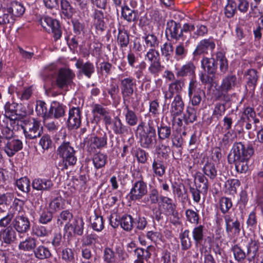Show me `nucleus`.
<instances>
[{"label":"nucleus","mask_w":263,"mask_h":263,"mask_svg":"<svg viewBox=\"0 0 263 263\" xmlns=\"http://www.w3.org/2000/svg\"><path fill=\"white\" fill-rule=\"evenodd\" d=\"M253 154L254 149L251 144L235 142L228 156L229 163L235 164L237 172L245 173L249 169V161Z\"/></svg>","instance_id":"nucleus-1"},{"label":"nucleus","mask_w":263,"mask_h":263,"mask_svg":"<svg viewBox=\"0 0 263 263\" xmlns=\"http://www.w3.org/2000/svg\"><path fill=\"white\" fill-rule=\"evenodd\" d=\"M195 29V26L191 23H185L181 26L180 23L173 20L167 22L165 34L168 41H182L186 45L190 43L192 32Z\"/></svg>","instance_id":"nucleus-2"},{"label":"nucleus","mask_w":263,"mask_h":263,"mask_svg":"<svg viewBox=\"0 0 263 263\" xmlns=\"http://www.w3.org/2000/svg\"><path fill=\"white\" fill-rule=\"evenodd\" d=\"M155 122L156 120H149L147 125L141 122L137 127L138 130L142 129L140 133V141L141 145L144 148H150L156 142Z\"/></svg>","instance_id":"nucleus-3"},{"label":"nucleus","mask_w":263,"mask_h":263,"mask_svg":"<svg viewBox=\"0 0 263 263\" xmlns=\"http://www.w3.org/2000/svg\"><path fill=\"white\" fill-rule=\"evenodd\" d=\"M259 243L258 241L251 239L248 243L247 248V251L246 253L238 245H234L231 249L233 253L234 258L238 262H241L246 257L249 261L254 259L258 251Z\"/></svg>","instance_id":"nucleus-4"},{"label":"nucleus","mask_w":263,"mask_h":263,"mask_svg":"<svg viewBox=\"0 0 263 263\" xmlns=\"http://www.w3.org/2000/svg\"><path fill=\"white\" fill-rule=\"evenodd\" d=\"M23 123L21 126L26 138L31 140L41 137L43 130L40 121L34 118L26 119L23 120Z\"/></svg>","instance_id":"nucleus-5"},{"label":"nucleus","mask_w":263,"mask_h":263,"mask_svg":"<svg viewBox=\"0 0 263 263\" xmlns=\"http://www.w3.org/2000/svg\"><path fill=\"white\" fill-rule=\"evenodd\" d=\"M58 152L63 158L62 170L67 169L68 166L73 165L76 163L77 158L74 155L75 152L69 142H63L58 148Z\"/></svg>","instance_id":"nucleus-6"},{"label":"nucleus","mask_w":263,"mask_h":263,"mask_svg":"<svg viewBox=\"0 0 263 263\" xmlns=\"http://www.w3.org/2000/svg\"><path fill=\"white\" fill-rule=\"evenodd\" d=\"M40 22L47 32L51 33L55 41L59 40L62 36V30L59 22L51 17L45 16L41 18Z\"/></svg>","instance_id":"nucleus-7"},{"label":"nucleus","mask_w":263,"mask_h":263,"mask_svg":"<svg viewBox=\"0 0 263 263\" xmlns=\"http://www.w3.org/2000/svg\"><path fill=\"white\" fill-rule=\"evenodd\" d=\"M105 125L107 129L108 126H110V129L116 135L125 136L132 132L130 127L125 125L117 116L114 119H112L111 117L109 123H106Z\"/></svg>","instance_id":"nucleus-8"},{"label":"nucleus","mask_w":263,"mask_h":263,"mask_svg":"<svg viewBox=\"0 0 263 263\" xmlns=\"http://www.w3.org/2000/svg\"><path fill=\"white\" fill-rule=\"evenodd\" d=\"M75 74L69 69L61 68L56 78L55 84L59 88L63 89L72 83Z\"/></svg>","instance_id":"nucleus-9"},{"label":"nucleus","mask_w":263,"mask_h":263,"mask_svg":"<svg viewBox=\"0 0 263 263\" xmlns=\"http://www.w3.org/2000/svg\"><path fill=\"white\" fill-rule=\"evenodd\" d=\"M136 85V82L132 78H126L121 80L120 89L124 103L129 102Z\"/></svg>","instance_id":"nucleus-10"},{"label":"nucleus","mask_w":263,"mask_h":263,"mask_svg":"<svg viewBox=\"0 0 263 263\" xmlns=\"http://www.w3.org/2000/svg\"><path fill=\"white\" fill-rule=\"evenodd\" d=\"M147 187L146 183L141 179L136 181L129 193V198L132 200L141 199L147 194Z\"/></svg>","instance_id":"nucleus-11"},{"label":"nucleus","mask_w":263,"mask_h":263,"mask_svg":"<svg viewBox=\"0 0 263 263\" xmlns=\"http://www.w3.org/2000/svg\"><path fill=\"white\" fill-rule=\"evenodd\" d=\"M11 224L19 234L27 233L30 228V222L28 218L23 214L16 216L13 219Z\"/></svg>","instance_id":"nucleus-12"},{"label":"nucleus","mask_w":263,"mask_h":263,"mask_svg":"<svg viewBox=\"0 0 263 263\" xmlns=\"http://www.w3.org/2000/svg\"><path fill=\"white\" fill-rule=\"evenodd\" d=\"M107 138L105 134L103 137L91 136L87 143V151L94 153L97 149H101L107 145Z\"/></svg>","instance_id":"nucleus-13"},{"label":"nucleus","mask_w":263,"mask_h":263,"mask_svg":"<svg viewBox=\"0 0 263 263\" xmlns=\"http://www.w3.org/2000/svg\"><path fill=\"white\" fill-rule=\"evenodd\" d=\"M196 81L192 79L189 85L188 95L192 104L193 106H198L202 100V95L204 92L200 89H197Z\"/></svg>","instance_id":"nucleus-14"},{"label":"nucleus","mask_w":263,"mask_h":263,"mask_svg":"<svg viewBox=\"0 0 263 263\" xmlns=\"http://www.w3.org/2000/svg\"><path fill=\"white\" fill-rule=\"evenodd\" d=\"M185 85L183 79H176L168 85V90L164 91V98L165 100L171 99L175 93L180 95Z\"/></svg>","instance_id":"nucleus-15"},{"label":"nucleus","mask_w":263,"mask_h":263,"mask_svg":"<svg viewBox=\"0 0 263 263\" xmlns=\"http://www.w3.org/2000/svg\"><path fill=\"white\" fill-rule=\"evenodd\" d=\"M67 120V126L69 129H78L81 123V111L79 107L70 109Z\"/></svg>","instance_id":"nucleus-16"},{"label":"nucleus","mask_w":263,"mask_h":263,"mask_svg":"<svg viewBox=\"0 0 263 263\" xmlns=\"http://www.w3.org/2000/svg\"><path fill=\"white\" fill-rule=\"evenodd\" d=\"M84 224L82 218H76L72 222L65 224L64 230L70 236L73 234L81 236L83 233Z\"/></svg>","instance_id":"nucleus-17"},{"label":"nucleus","mask_w":263,"mask_h":263,"mask_svg":"<svg viewBox=\"0 0 263 263\" xmlns=\"http://www.w3.org/2000/svg\"><path fill=\"white\" fill-rule=\"evenodd\" d=\"M4 151L8 156L12 157L23 148V143L18 139L10 138L6 141Z\"/></svg>","instance_id":"nucleus-18"},{"label":"nucleus","mask_w":263,"mask_h":263,"mask_svg":"<svg viewBox=\"0 0 263 263\" xmlns=\"http://www.w3.org/2000/svg\"><path fill=\"white\" fill-rule=\"evenodd\" d=\"M237 82V78L235 74H228L223 78L219 89L221 92H228L235 88Z\"/></svg>","instance_id":"nucleus-19"},{"label":"nucleus","mask_w":263,"mask_h":263,"mask_svg":"<svg viewBox=\"0 0 263 263\" xmlns=\"http://www.w3.org/2000/svg\"><path fill=\"white\" fill-rule=\"evenodd\" d=\"M184 108V104L181 95H176L171 104L170 113L175 120V118L181 115Z\"/></svg>","instance_id":"nucleus-20"},{"label":"nucleus","mask_w":263,"mask_h":263,"mask_svg":"<svg viewBox=\"0 0 263 263\" xmlns=\"http://www.w3.org/2000/svg\"><path fill=\"white\" fill-rule=\"evenodd\" d=\"M215 47V44L212 40L210 39L202 40L197 45L193 54L195 57L201 54L207 53L210 51H212Z\"/></svg>","instance_id":"nucleus-21"},{"label":"nucleus","mask_w":263,"mask_h":263,"mask_svg":"<svg viewBox=\"0 0 263 263\" xmlns=\"http://www.w3.org/2000/svg\"><path fill=\"white\" fill-rule=\"evenodd\" d=\"M152 168L154 175L156 176L162 177L165 174L166 166L159 155L154 158Z\"/></svg>","instance_id":"nucleus-22"},{"label":"nucleus","mask_w":263,"mask_h":263,"mask_svg":"<svg viewBox=\"0 0 263 263\" xmlns=\"http://www.w3.org/2000/svg\"><path fill=\"white\" fill-rule=\"evenodd\" d=\"M76 66L79 69L80 74H84L88 78H90L95 72V66L90 62L84 63L82 60L79 59L77 61Z\"/></svg>","instance_id":"nucleus-23"},{"label":"nucleus","mask_w":263,"mask_h":263,"mask_svg":"<svg viewBox=\"0 0 263 263\" xmlns=\"http://www.w3.org/2000/svg\"><path fill=\"white\" fill-rule=\"evenodd\" d=\"M217 65L216 60L213 58L204 57L201 60L202 67L208 74L212 75V77H215L217 69Z\"/></svg>","instance_id":"nucleus-24"},{"label":"nucleus","mask_w":263,"mask_h":263,"mask_svg":"<svg viewBox=\"0 0 263 263\" xmlns=\"http://www.w3.org/2000/svg\"><path fill=\"white\" fill-rule=\"evenodd\" d=\"M53 185V184L51 180L46 179H34L32 183V186L33 189L37 191H50Z\"/></svg>","instance_id":"nucleus-25"},{"label":"nucleus","mask_w":263,"mask_h":263,"mask_svg":"<svg viewBox=\"0 0 263 263\" xmlns=\"http://www.w3.org/2000/svg\"><path fill=\"white\" fill-rule=\"evenodd\" d=\"M3 241L6 244H11L16 239V233L12 227H8L1 231Z\"/></svg>","instance_id":"nucleus-26"},{"label":"nucleus","mask_w":263,"mask_h":263,"mask_svg":"<svg viewBox=\"0 0 263 263\" xmlns=\"http://www.w3.org/2000/svg\"><path fill=\"white\" fill-rule=\"evenodd\" d=\"M195 66L193 62H189L177 69L176 73L177 77H185L195 75Z\"/></svg>","instance_id":"nucleus-27"},{"label":"nucleus","mask_w":263,"mask_h":263,"mask_svg":"<svg viewBox=\"0 0 263 263\" xmlns=\"http://www.w3.org/2000/svg\"><path fill=\"white\" fill-rule=\"evenodd\" d=\"M159 198L161 202L163 204V205L164 206L165 204L166 205L165 209L168 214L178 219V212L176 210V205L173 203L172 199L163 196H161Z\"/></svg>","instance_id":"nucleus-28"},{"label":"nucleus","mask_w":263,"mask_h":263,"mask_svg":"<svg viewBox=\"0 0 263 263\" xmlns=\"http://www.w3.org/2000/svg\"><path fill=\"white\" fill-rule=\"evenodd\" d=\"M65 114V109L63 105L57 102H53L48 111L49 118L58 119L63 117Z\"/></svg>","instance_id":"nucleus-29"},{"label":"nucleus","mask_w":263,"mask_h":263,"mask_svg":"<svg viewBox=\"0 0 263 263\" xmlns=\"http://www.w3.org/2000/svg\"><path fill=\"white\" fill-rule=\"evenodd\" d=\"M94 25L97 30L103 31L105 30V22L104 21V14L103 11L95 9L93 13Z\"/></svg>","instance_id":"nucleus-30"},{"label":"nucleus","mask_w":263,"mask_h":263,"mask_svg":"<svg viewBox=\"0 0 263 263\" xmlns=\"http://www.w3.org/2000/svg\"><path fill=\"white\" fill-rule=\"evenodd\" d=\"M173 193L182 202L188 199L187 190L182 183H175L172 185Z\"/></svg>","instance_id":"nucleus-31"},{"label":"nucleus","mask_w":263,"mask_h":263,"mask_svg":"<svg viewBox=\"0 0 263 263\" xmlns=\"http://www.w3.org/2000/svg\"><path fill=\"white\" fill-rule=\"evenodd\" d=\"M149 248L150 247H148L146 249L141 248L135 249V253L137 259L134 263H144V260L147 261L151 256V253L148 250Z\"/></svg>","instance_id":"nucleus-32"},{"label":"nucleus","mask_w":263,"mask_h":263,"mask_svg":"<svg viewBox=\"0 0 263 263\" xmlns=\"http://www.w3.org/2000/svg\"><path fill=\"white\" fill-rule=\"evenodd\" d=\"M8 12L13 15V17H20L25 12V8L20 3L15 1L12 2L10 6L7 8Z\"/></svg>","instance_id":"nucleus-33"},{"label":"nucleus","mask_w":263,"mask_h":263,"mask_svg":"<svg viewBox=\"0 0 263 263\" xmlns=\"http://www.w3.org/2000/svg\"><path fill=\"white\" fill-rule=\"evenodd\" d=\"M33 253L34 256L41 260L49 258L52 256L49 248L43 245L36 247Z\"/></svg>","instance_id":"nucleus-34"},{"label":"nucleus","mask_w":263,"mask_h":263,"mask_svg":"<svg viewBox=\"0 0 263 263\" xmlns=\"http://www.w3.org/2000/svg\"><path fill=\"white\" fill-rule=\"evenodd\" d=\"M202 171L211 180H214L217 176V170L215 164L211 161L206 162L202 168Z\"/></svg>","instance_id":"nucleus-35"},{"label":"nucleus","mask_w":263,"mask_h":263,"mask_svg":"<svg viewBox=\"0 0 263 263\" xmlns=\"http://www.w3.org/2000/svg\"><path fill=\"white\" fill-rule=\"evenodd\" d=\"M216 62L219 65V74L222 75L228 71V62L227 58L221 52H218L216 55Z\"/></svg>","instance_id":"nucleus-36"},{"label":"nucleus","mask_w":263,"mask_h":263,"mask_svg":"<svg viewBox=\"0 0 263 263\" xmlns=\"http://www.w3.org/2000/svg\"><path fill=\"white\" fill-rule=\"evenodd\" d=\"M121 13L124 20L128 22H135L137 20V12L126 5L122 7Z\"/></svg>","instance_id":"nucleus-37"},{"label":"nucleus","mask_w":263,"mask_h":263,"mask_svg":"<svg viewBox=\"0 0 263 263\" xmlns=\"http://www.w3.org/2000/svg\"><path fill=\"white\" fill-rule=\"evenodd\" d=\"M107 161V156L101 152L95 154L92 158L94 166L97 169L103 167Z\"/></svg>","instance_id":"nucleus-38"},{"label":"nucleus","mask_w":263,"mask_h":263,"mask_svg":"<svg viewBox=\"0 0 263 263\" xmlns=\"http://www.w3.org/2000/svg\"><path fill=\"white\" fill-rule=\"evenodd\" d=\"M92 111L93 114L97 113L102 116L105 124L106 123H109L111 116L109 112L102 105L98 104L93 105Z\"/></svg>","instance_id":"nucleus-39"},{"label":"nucleus","mask_w":263,"mask_h":263,"mask_svg":"<svg viewBox=\"0 0 263 263\" xmlns=\"http://www.w3.org/2000/svg\"><path fill=\"white\" fill-rule=\"evenodd\" d=\"M124 109L126 112L125 115V121L129 126H133L136 125L138 121V118L136 113L130 109L128 105H125Z\"/></svg>","instance_id":"nucleus-40"},{"label":"nucleus","mask_w":263,"mask_h":263,"mask_svg":"<svg viewBox=\"0 0 263 263\" xmlns=\"http://www.w3.org/2000/svg\"><path fill=\"white\" fill-rule=\"evenodd\" d=\"M36 239L29 237L25 240L21 242L19 244L18 248L20 250L24 251H34L36 248Z\"/></svg>","instance_id":"nucleus-41"},{"label":"nucleus","mask_w":263,"mask_h":263,"mask_svg":"<svg viewBox=\"0 0 263 263\" xmlns=\"http://www.w3.org/2000/svg\"><path fill=\"white\" fill-rule=\"evenodd\" d=\"M61 7L62 14L67 18H70L74 13V9L67 0H61Z\"/></svg>","instance_id":"nucleus-42"},{"label":"nucleus","mask_w":263,"mask_h":263,"mask_svg":"<svg viewBox=\"0 0 263 263\" xmlns=\"http://www.w3.org/2000/svg\"><path fill=\"white\" fill-rule=\"evenodd\" d=\"M256 112L254 109L250 106H248L243 109L242 112L240 121L241 122H250L251 119L256 117Z\"/></svg>","instance_id":"nucleus-43"},{"label":"nucleus","mask_w":263,"mask_h":263,"mask_svg":"<svg viewBox=\"0 0 263 263\" xmlns=\"http://www.w3.org/2000/svg\"><path fill=\"white\" fill-rule=\"evenodd\" d=\"M183 118L186 125L189 123H193L197 120L196 110L193 107L188 106Z\"/></svg>","instance_id":"nucleus-44"},{"label":"nucleus","mask_w":263,"mask_h":263,"mask_svg":"<svg viewBox=\"0 0 263 263\" xmlns=\"http://www.w3.org/2000/svg\"><path fill=\"white\" fill-rule=\"evenodd\" d=\"M233 141L232 135L230 131L226 133L220 141L218 146L222 151H225L229 149L230 146Z\"/></svg>","instance_id":"nucleus-45"},{"label":"nucleus","mask_w":263,"mask_h":263,"mask_svg":"<svg viewBox=\"0 0 263 263\" xmlns=\"http://www.w3.org/2000/svg\"><path fill=\"white\" fill-rule=\"evenodd\" d=\"M247 74L248 76L247 85L254 91L258 78L257 72L256 70L253 69H249L248 71Z\"/></svg>","instance_id":"nucleus-46"},{"label":"nucleus","mask_w":263,"mask_h":263,"mask_svg":"<svg viewBox=\"0 0 263 263\" xmlns=\"http://www.w3.org/2000/svg\"><path fill=\"white\" fill-rule=\"evenodd\" d=\"M15 21L13 15L8 12L7 9L3 11V14H0V26H4L6 24L12 25L14 23Z\"/></svg>","instance_id":"nucleus-47"},{"label":"nucleus","mask_w":263,"mask_h":263,"mask_svg":"<svg viewBox=\"0 0 263 263\" xmlns=\"http://www.w3.org/2000/svg\"><path fill=\"white\" fill-rule=\"evenodd\" d=\"M237 11V3L233 0H228L224 8V14L228 18L232 17Z\"/></svg>","instance_id":"nucleus-48"},{"label":"nucleus","mask_w":263,"mask_h":263,"mask_svg":"<svg viewBox=\"0 0 263 263\" xmlns=\"http://www.w3.org/2000/svg\"><path fill=\"white\" fill-rule=\"evenodd\" d=\"M117 41L120 47L122 48L127 47L129 39V34L125 30L119 29Z\"/></svg>","instance_id":"nucleus-49"},{"label":"nucleus","mask_w":263,"mask_h":263,"mask_svg":"<svg viewBox=\"0 0 263 263\" xmlns=\"http://www.w3.org/2000/svg\"><path fill=\"white\" fill-rule=\"evenodd\" d=\"M240 181L237 179L228 180L224 184L228 192L230 194L234 195L237 193V188L240 186Z\"/></svg>","instance_id":"nucleus-50"},{"label":"nucleus","mask_w":263,"mask_h":263,"mask_svg":"<svg viewBox=\"0 0 263 263\" xmlns=\"http://www.w3.org/2000/svg\"><path fill=\"white\" fill-rule=\"evenodd\" d=\"M158 135L160 140L168 139L171 134V128L170 126L161 124L157 126Z\"/></svg>","instance_id":"nucleus-51"},{"label":"nucleus","mask_w":263,"mask_h":263,"mask_svg":"<svg viewBox=\"0 0 263 263\" xmlns=\"http://www.w3.org/2000/svg\"><path fill=\"white\" fill-rule=\"evenodd\" d=\"M164 68V67L161 64L160 61H158L151 63L148 70L152 75L157 77Z\"/></svg>","instance_id":"nucleus-52"},{"label":"nucleus","mask_w":263,"mask_h":263,"mask_svg":"<svg viewBox=\"0 0 263 263\" xmlns=\"http://www.w3.org/2000/svg\"><path fill=\"white\" fill-rule=\"evenodd\" d=\"M35 111L38 116L43 117L44 119L49 118L48 116V111H47L46 104L44 102L42 101L37 102Z\"/></svg>","instance_id":"nucleus-53"},{"label":"nucleus","mask_w":263,"mask_h":263,"mask_svg":"<svg viewBox=\"0 0 263 263\" xmlns=\"http://www.w3.org/2000/svg\"><path fill=\"white\" fill-rule=\"evenodd\" d=\"M203 226L199 225L193 230V238L196 245L200 243L203 239Z\"/></svg>","instance_id":"nucleus-54"},{"label":"nucleus","mask_w":263,"mask_h":263,"mask_svg":"<svg viewBox=\"0 0 263 263\" xmlns=\"http://www.w3.org/2000/svg\"><path fill=\"white\" fill-rule=\"evenodd\" d=\"M189 230H186L180 235L182 249L183 250L189 249L192 246V242L189 237Z\"/></svg>","instance_id":"nucleus-55"},{"label":"nucleus","mask_w":263,"mask_h":263,"mask_svg":"<svg viewBox=\"0 0 263 263\" xmlns=\"http://www.w3.org/2000/svg\"><path fill=\"white\" fill-rule=\"evenodd\" d=\"M174 47L172 43L166 42L161 46V53L167 60H170L173 55Z\"/></svg>","instance_id":"nucleus-56"},{"label":"nucleus","mask_w":263,"mask_h":263,"mask_svg":"<svg viewBox=\"0 0 263 263\" xmlns=\"http://www.w3.org/2000/svg\"><path fill=\"white\" fill-rule=\"evenodd\" d=\"M64 205L65 200L61 197L54 198L49 204L50 209L55 212L64 209Z\"/></svg>","instance_id":"nucleus-57"},{"label":"nucleus","mask_w":263,"mask_h":263,"mask_svg":"<svg viewBox=\"0 0 263 263\" xmlns=\"http://www.w3.org/2000/svg\"><path fill=\"white\" fill-rule=\"evenodd\" d=\"M133 222V219L130 215H125L120 219L121 227L127 231H130L132 229Z\"/></svg>","instance_id":"nucleus-58"},{"label":"nucleus","mask_w":263,"mask_h":263,"mask_svg":"<svg viewBox=\"0 0 263 263\" xmlns=\"http://www.w3.org/2000/svg\"><path fill=\"white\" fill-rule=\"evenodd\" d=\"M144 40L147 47L151 48V49H155L158 47L159 41L157 37L154 34H148L145 37Z\"/></svg>","instance_id":"nucleus-59"},{"label":"nucleus","mask_w":263,"mask_h":263,"mask_svg":"<svg viewBox=\"0 0 263 263\" xmlns=\"http://www.w3.org/2000/svg\"><path fill=\"white\" fill-rule=\"evenodd\" d=\"M34 235L39 237H44L48 236L50 231L44 226L36 225L33 229Z\"/></svg>","instance_id":"nucleus-60"},{"label":"nucleus","mask_w":263,"mask_h":263,"mask_svg":"<svg viewBox=\"0 0 263 263\" xmlns=\"http://www.w3.org/2000/svg\"><path fill=\"white\" fill-rule=\"evenodd\" d=\"M18 188L24 192L28 193L30 191V181L27 177L21 178L16 181Z\"/></svg>","instance_id":"nucleus-61"},{"label":"nucleus","mask_w":263,"mask_h":263,"mask_svg":"<svg viewBox=\"0 0 263 263\" xmlns=\"http://www.w3.org/2000/svg\"><path fill=\"white\" fill-rule=\"evenodd\" d=\"M103 259L106 263H115L116 258L114 251L109 248H105Z\"/></svg>","instance_id":"nucleus-62"},{"label":"nucleus","mask_w":263,"mask_h":263,"mask_svg":"<svg viewBox=\"0 0 263 263\" xmlns=\"http://www.w3.org/2000/svg\"><path fill=\"white\" fill-rule=\"evenodd\" d=\"M17 104L18 103L15 102H7L4 106L5 116L9 118L12 119L15 111V109L17 107Z\"/></svg>","instance_id":"nucleus-63"},{"label":"nucleus","mask_w":263,"mask_h":263,"mask_svg":"<svg viewBox=\"0 0 263 263\" xmlns=\"http://www.w3.org/2000/svg\"><path fill=\"white\" fill-rule=\"evenodd\" d=\"M95 218L91 222L92 229L98 232L102 231L104 228V222L103 217L101 216L95 215Z\"/></svg>","instance_id":"nucleus-64"}]
</instances>
